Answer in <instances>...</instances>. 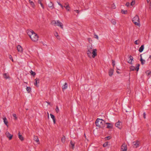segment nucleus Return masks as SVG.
<instances>
[{
    "label": "nucleus",
    "mask_w": 151,
    "mask_h": 151,
    "mask_svg": "<svg viewBox=\"0 0 151 151\" xmlns=\"http://www.w3.org/2000/svg\"><path fill=\"white\" fill-rule=\"evenodd\" d=\"M106 124L108 125L107 128H112L113 125L112 124L109 123H106Z\"/></svg>",
    "instance_id": "nucleus-19"
},
{
    "label": "nucleus",
    "mask_w": 151,
    "mask_h": 151,
    "mask_svg": "<svg viewBox=\"0 0 151 151\" xmlns=\"http://www.w3.org/2000/svg\"><path fill=\"white\" fill-rule=\"evenodd\" d=\"M6 135L7 137L9 138V140H11L12 139L13 137V135L10 134L9 132H6Z\"/></svg>",
    "instance_id": "nucleus-12"
},
{
    "label": "nucleus",
    "mask_w": 151,
    "mask_h": 151,
    "mask_svg": "<svg viewBox=\"0 0 151 151\" xmlns=\"http://www.w3.org/2000/svg\"><path fill=\"white\" fill-rule=\"evenodd\" d=\"M127 145L125 144H123L121 147V151H127Z\"/></svg>",
    "instance_id": "nucleus-6"
},
{
    "label": "nucleus",
    "mask_w": 151,
    "mask_h": 151,
    "mask_svg": "<svg viewBox=\"0 0 151 151\" xmlns=\"http://www.w3.org/2000/svg\"><path fill=\"white\" fill-rule=\"evenodd\" d=\"M9 58L12 60V61L13 62H14V60L12 58V55H9Z\"/></svg>",
    "instance_id": "nucleus-40"
},
{
    "label": "nucleus",
    "mask_w": 151,
    "mask_h": 151,
    "mask_svg": "<svg viewBox=\"0 0 151 151\" xmlns=\"http://www.w3.org/2000/svg\"><path fill=\"white\" fill-rule=\"evenodd\" d=\"M93 46L92 45H88L87 46V53L88 56L90 58H91L92 51Z\"/></svg>",
    "instance_id": "nucleus-2"
},
{
    "label": "nucleus",
    "mask_w": 151,
    "mask_h": 151,
    "mask_svg": "<svg viewBox=\"0 0 151 151\" xmlns=\"http://www.w3.org/2000/svg\"><path fill=\"white\" fill-rule=\"evenodd\" d=\"M114 70L113 69H110L109 71V76H112L113 74Z\"/></svg>",
    "instance_id": "nucleus-23"
},
{
    "label": "nucleus",
    "mask_w": 151,
    "mask_h": 151,
    "mask_svg": "<svg viewBox=\"0 0 151 151\" xmlns=\"http://www.w3.org/2000/svg\"><path fill=\"white\" fill-rule=\"evenodd\" d=\"M18 135L19 138L21 140L23 141L24 140L23 137L20 134V133L19 132L18 133Z\"/></svg>",
    "instance_id": "nucleus-22"
},
{
    "label": "nucleus",
    "mask_w": 151,
    "mask_h": 151,
    "mask_svg": "<svg viewBox=\"0 0 151 151\" xmlns=\"http://www.w3.org/2000/svg\"><path fill=\"white\" fill-rule=\"evenodd\" d=\"M120 122L119 121L118 122L116 123L115 124V126L119 129H121V127L120 126Z\"/></svg>",
    "instance_id": "nucleus-15"
},
{
    "label": "nucleus",
    "mask_w": 151,
    "mask_h": 151,
    "mask_svg": "<svg viewBox=\"0 0 151 151\" xmlns=\"http://www.w3.org/2000/svg\"><path fill=\"white\" fill-rule=\"evenodd\" d=\"M64 7L67 10V11H69L70 7L69 6L68 3L67 5H66L65 6H64Z\"/></svg>",
    "instance_id": "nucleus-27"
},
{
    "label": "nucleus",
    "mask_w": 151,
    "mask_h": 151,
    "mask_svg": "<svg viewBox=\"0 0 151 151\" xmlns=\"http://www.w3.org/2000/svg\"><path fill=\"white\" fill-rule=\"evenodd\" d=\"M26 90L28 93H29L31 91V88L30 87H27Z\"/></svg>",
    "instance_id": "nucleus-33"
},
{
    "label": "nucleus",
    "mask_w": 151,
    "mask_h": 151,
    "mask_svg": "<svg viewBox=\"0 0 151 151\" xmlns=\"http://www.w3.org/2000/svg\"><path fill=\"white\" fill-rule=\"evenodd\" d=\"M13 116L14 118V120H16L17 119V117L16 116V114H13Z\"/></svg>",
    "instance_id": "nucleus-35"
},
{
    "label": "nucleus",
    "mask_w": 151,
    "mask_h": 151,
    "mask_svg": "<svg viewBox=\"0 0 151 151\" xmlns=\"http://www.w3.org/2000/svg\"><path fill=\"white\" fill-rule=\"evenodd\" d=\"M29 1H31L30 0H29Z\"/></svg>",
    "instance_id": "nucleus-64"
},
{
    "label": "nucleus",
    "mask_w": 151,
    "mask_h": 151,
    "mask_svg": "<svg viewBox=\"0 0 151 151\" xmlns=\"http://www.w3.org/2000/svg\"><path fill=\"white\" fill-rule=\"evenodd\" d=\"M144 45H142L141 46V47L139 48V51L140 52H142L144 49Z\"/></svg>",
    "instance_id": "nucleus-18"
},
{
    "label": "nucleus",
    "mask_w": 151,
    "mask_h": 151,
    "mask_svg": "<svg viewBox=\"0 0 151 151\" xmlns=\"http://www.w3.org/2000/svg\"><path fill=\"white\" fill-rule=\"evenodd\" d=\"M57 22L56 26H57L59 27H61V29H63V25L62 23L60 22L58 20L57 21Z\"/></svg>",
    "instance_id": "nucleus-7"
},
{
    "label": "nucleus",
    "mask_w": 151,
    "mask_h": 151,
    "mask_svg": "<svg viewBox=\"0 0 151 151\" xmlns=\"http://www.w3.org/2000/svg\"><path fill=\"white\" fill-rule=\"evenodd\" d=\"M139 144V142L138 141L133 142V144L134 147L137 148L138 147Z\"/></svg>",
    "instance_id": "nucleus-11"
},
{
    "label": "nucleus",
    "mask_w": 151,
    "mask_h": 151,
    "mask_svg": "<svg viewBox=\"0 0 151 151\" xmlns=\"http://www.w3.org/2000/svg\"><path fill=\"white\" fill-rule=\"evenodd\" d=\"M68 3H66L65 4L66 5H67V4H68Z\"/></svg>",
    "instance_id": "nucleus-62"
},
{
    "label": "nucleus",
    "mask_w": 151,
    "mask_h": 151,
    "mask_svg": "<svg viewBox=\"0 0 151 151\" xmlns=\"http://www.w3.org/2000/svg\"><path fill=\"white\" fill-rule=\"evenodd\" d=\"M150 6H151V0L150 3Z\"/></svg>",
    "instance_id": "nucleus-61"
},
{
    "label": "nucleus",
    "mask_w": 151,
    "mask_h": 151,
    "mask_svg": "<svg viewBox=\"0 0 151 151\" xmlns=\"http://www.w3.org/2000/svg\"><path fill=\"white\" fill-rule=\"evenodd\" d=\"M139 66L140 64H137L136 65V67L133 66H132L130 67V70L132 71L135 70L137 71H138L139 69Z\"/></svg>",
    "instance_id": "nucleus-5"
},
{
    "label": "nucleus",
    "mask_w": 151,
    "mask_h": 151,
    "mask_svg": "<svg viewBox=\"0 0 151 151\" xmlns=\"http://www.w3.org/2000/svg\"><path fill=\"white\" fill-rule=\"evenodd\" d=\"M145 73L146 75L149 76V75L151 74V71L150 70H147L146 71Z\"/></svg>",
    "instance_id": "nucleus-31"
},
{
    "label": "nucleus",
    "mask_w": 151,
    "mask_h": 151,
    "mask_svg": "<svg viewBox=\"0 0 151 151\" xmlns=\"http://www.w3.org/2000/svg\"><path fill=\"white\" fill-rule=\"evenodd\" d=\"M116 72L117 73H118V74H119V72L118 70H116Z\"/></svg>",
    "instance_id": "nucleus-58"
},
{
    "label": "nucleus",
    "mask_w": 151,
    "mask_h": 151,
    "mask_svg": "<svg viewBox=\"0 0 151 151\" xmlns=\"http://www.w3.org/2000/svg\"><path fill=\"white\" fill-rule=\"evenodd\" d=\"M132 21L135 25H137L139 26H140L139 18L137 15H136L133 18Z\"/></svg>",
    "instance_id": "nucleus-3"
},
{
    "label": "nucleus",
    "mask_w": 151,
    "mask_h": 151,
    "mask_svg": "<svg viewBox=\"0 0 151 151\" xmlns=\"http://www.w3.org/2000/svg\"><path fill=\"white\" fill-rule=\"evenodd\" d=\"M48 6L51 8L52 9H54L55 8L54 6V4L52 3L51 1H50V3L48 4Z\"/></svg>",
    "instance_id": "nucleus-14"
},
{
    "label": "nucleus",
    "mask_w": 151,
    "mask_h": 151,
    "mask_svg": "<svg viewBox=\"0 0 151 151\" xmlns=\"http://www.w3.org/2000/svg\"><path fill=\"white\" fill-rule=\"evenodd\" d=\"M111 7L113 9H115L116 8V6L114 4H113L112 5Z\"/></svg>",
    "instance_id": "nucleus-39"
},
{
    "label": "nucleus",
    "mask_w": 151,
    "mask_h": 151,
    "mask_svg": "<svg viewBox=\"0 0 151 151\" xmlns=\"http://www.w3.org/2000/svg\"><path fill=\"white\" fill-rule=\"evenodd\" d=\"M149 58H150L151 60V55H150V56L149 57Z\"/></svg>",
    "instance_id": "nucleus-60"
},
{
    "label": "nucleus",
    "mask_w": 151,
    "mask_h": 151,
    "mask_svg": "<svg viewBox=\"0 0 151 151\" xmlns=\"http://www.w3.org/2000/svg\"><path fill=\"white\" fill-rule=\"evenodd\" d=\"M121 12L123 14H126L127 13V11L126 10H125L123 9H122L121 10Z\"/></svg>",
    "instance_id": "nucleus-28"
},
{
    "label": "nucleus",
    "mask_w": 151,
    "mask_h": 151,
    "mask_svg": "<svg viewBox=\"0 0 151 151\" xmlns=\"http://www.w3.org/2000/svg\"><path fill=\"white\" fill-rule=\"evenodd\" d=\"M138 42V40H136L135 42H134V44H135L136 45H139V41L138 42Z\"/></svg>",
    "instance_id": "nucleus-43"
},
{
    "label": "nucleus",
    "mask_w": 151,
    "mask_h": 151,
    "mask_svg": "<svg viewBox=\"0 0 151 151\" xmlns=\"http://www.w3.org/2000/svg\"><path fill=\"white\" fill-rule=\"evenodd\" d=\"M127 6H128L129 5V3L128 2H127L125 4Z\"/></svg>",
    "instance_id": "nucleus-48"
},
{
    "label": "nucleus",
    "mask_w": 151,
    "mask_h": 151,
    "mask_svg": "<svg viewBox=\"0 0 151 151\" xmlns=\"http://www.w3.org/2000/svg\"><path fill=\"white\" fill-rule=\"evenodd\" d=\"M75 11L76 12H77L78 14L79 13V10H75Z\"/></svg>",
    "instance_id": "nucleus-54"
},
{
    "label": "nucleus",
    "mask_w": 151,
    "mask_h": 151,
    "mask_svg": "<svg viewBox=\"0 0 151 151\" xmlns=\"http://www.w3.org/2000/svg\"><path fill=\"white\" fill-rule=\"evenodd\" d=\"M34 32L32 30H27V34L30 37L32 35L33 33Z\"/></svg>",
    "instance_id": "nucleus-9"
},
{
    "label": "nucleus",
    "mask_w": 151,
    "mask_h": 151,
    "mask_svg": "<svg viewBox=\"0 0 151 151\" xmlns=\"http://www.w3.org/2000/svg\"><path fill=\"white\" fill-rule=\"evenodd\" d=\"M3 120L5 125L7 127H8V122L6 118V117L4 118H3Z\"/></svg>",
    "instance_id": "nucleus-13"
},
{
    "label": "nucleus",
    "mask_w": 151,
    "mask_h": 151,
    "mask_svg": "<svg viewBox=\"0 0 151 151\" xmlns=\"http://www.w3.org/2000/svg\"><path fill=\"white\" fill-rule=\"evenodd\" d=\"M67 88V85L66 83H65L64 85L62 86V89L63 90L66 89Z\"/></svg>",
    "instance_id": "nucleus-25"
},
{
    "label": "nucleus",
    "mask_w": 151,
    "mask_h": 151,
    "mask_svg": "<svg viewBox=\"0 0 151 151\" xmlns=\"http://www.w3.org/2000/svg\"><path fill=\"white\" fill-rule=\"evenodd\" d=\"M57 21L55 20H53L52 21L51 23L52 24H53L55 26H56V24H57Z\"/></svg>",
    "instance_id": "nucleus-34"
},
{
    "label": "nucleus",
    "mask_w": 151,
    "mask_h": 151,
    "mask_svg": "<svg viewBox=\"0 0 151 151\" xmlns=\"http://www.w3.org/2000/svg\"><path fill=\"white\" fill-rule=\"evenodd\" d=\"M6 73H5L3 74V76H6Z\"/></svg>",
    "instance_id": "nucleus-59"
},
{
    "label": "nucleus",
    "mask_w": 151,
    "mask_h": 151,
    "mask_svg": "<svg viewBox=\"0 0 151 151\" xmlns=\"http://www.w3.org/2000/svg\"><path fill=\"white\" fill-rule=\"evenodd\" d=\"M129 58L132 61L133 60V58L131 55H129Z\"/></svg>",
    "instance_id": "nucleus-37"
},
{
    "label": "nucleus",
    "mask_w": 151,
    "mask_h": 151,
    "mask_svg": "<svg viewBox=\"0 0 151 151\" xmlns=\"http://www.w3.org/2000/svg\"><path fill=\"white\" fill-rule=\"evenodd\" d=\"M38 36L34 32L30 37V38L34 42L37 41L38 40Z\"/></svg>",
    "instance_id": "nucleus-4"
},
{
    "label": "nucleus",
    "mask_w": 151,
    "mask_h": 151,
    "mask_svg": "<svg viewBox=\"0 0 151 151\" xmlns=\"http://www.w3.org/2000/svg\"><path fill=\"white\" fill-rule=\"evenodd\" d=\"M50 116L53 120L54 123L55 124V116L52 114H50Z\"/></svg>",
    "instance_id": "nucleus-21"
},
{
    "label": "nucleus",
    "mask_w": 151,
    "mask_h": 151,
    "mask_svg": "<svg viewBox=\"0 0 151 151\" xmlns=\"http://www.w3.org/2000/svg\"><path fill=\"white\" fill-rule=\"evenodd\" d=\"M94 36H95V38L97 39H98V35H96V34H95Z\"/></svg>",
    "instance_id": "nucleus-53"
},
{
    "label": "nucleus",
    "mask_w": 151,
    "mask_h": 151,
    "mask_svg": "<svg viewBox=\"0 0 151 151\" xmlns=\"http://www.w3.org/2000/svg\"><path fill=\"white\" fill-rule=\"evenodd\" d=\"M70 144L72 145V149H74V147L75 142H72V141H70Z\"/></svg>",
    "instance_id": "nucleus-29"
},
{
    "label": "nucleus",
    "mask_w": 151,
    "mask_h": 151,
    "mask_svg": "<svg viewBox=\"0 0 151 151\" xmlns=\"http://www.w3.org/2000/svg\"><path fill=\"white\" fill-rule=\"evenodd\" d=\"M88 41L89 42H90V41H92V40H91V38H88Z\"/></svg>",
    "instance_id": "nucleus-55"
},
{
    "label": "nucleus",
    "mask_w": 151,
    "mask_h": 151,
    "mask_svg": "<svg viewBox=\"0 0 151 151\" xmlns=\"http://www.w3.org/2000/svg\"><path fill=\"white\" fill-rule=\"evenodd\" d=\"M38 3L40 4L41 3V0H38Z\"/></svg>",
    "instance_id": "nucleus-52"
},
{
    "label": "nucleus",
    "mask_w": 151,
    "mask_h": 151,
    "mask_svg": "<svg viewBox=\"0 0 151 151\" xmlns=\"http://www.w3.org/2000/svg\"><path fill=\"white\" fill-rule=\"evenodd\" d=\"M143 117L144 119H145L146 118V114L145 113H144L143 114Z\"/></svg>",
    "instance_id": "nucleus-51"
},
{
    "label": "nucleus",
    "mask_w": 151,
    "mask_h": 151,
    "mask_svg": "<svg viewBox=\"0 0 151 151\" xmlns=\"http://www.w3.org/2000/svg\"><path fill=\"white\" fill-rule=\"evenodd\" d=\"M34 139L37 142H38V144H39V140L37 136H34Z\"/></svg>",
    "instance_id": "nucleus-20"
},
{
    "label": "nucleus",
    "mask_w": 151,
    "mask_h": 151,
    "mask_svg": "<svg viewBox=\"0 0 151 151\" xmlns=\"http://www.w3.org/2000/svg\"><path fill=\"white\" fill-rule=\"evenodd\" d=\"M35 82L34 83V85L37 87H38L37 84L39 83L40 80L38 78H36L35 79Z\"/></svg>",
    "instance_id": "nucleus-17"
},
{
    "label": "nucleus",
    "mask_w": 151,
    "mask_h": 151,
    "mask_svg": "<svg viewBox=\"0 0 151 151\" xmlns=\"http://www.w3.org/2000/svg\"><path fill=\"white\" fill-rule=\"evenodd\" d=\"M92 53L93 54V55H92V57L94 58L95 56H97V50L96 49H93L92 50Z\"/></svg>",
    "instance_id": "nucleus-8"
},
{
    "label": "nucleus",
    "mask_w": 151,
    "mask_h": 151,
    "mask_svg": "<svg viewBox=\"0 0 151 151\" xmlns=\"http://www.w3.org/2000/svg\"><path fill=\"white\" fill-rule=\"evenodd\" d=\"M150 1V0H147V3H149Z\"/></svg>",
    "instance_id": "nucleus-57"
},
{
    "label": "nucleus",
    "mask_w": 151,
    "mask_h": 151,
    "mask_svg": "<svg viewBox=\"0 0 151 151\" xmlns=\"http://www.w3.org/2000/svg\"><path fill=\"white\" fill-rule=\"evenodd\" d=\"M111 22V23L112 24L114 25H115L116 24V20L115 19H112Z\"/></svg>",
    "instance_id": "nucleus-26"
},
{
    "label": "nucleus",
    "mask_w": 151,
    "mask_h": 151,
    "mask_svg": "<svg viewBox=\"0 0 151 151\" xmlns=\"http://www.w3.org/2000/svg\"><path fill=\"white\" fill-rule=\"evenodd\" d=\"M55 35L57 37L58 39H60V38L58 37V34L57 32H55Z\"/></svg>",
    "instance_id": "nucleus-36"
},
{
    "label": "nucleus",
    "mask_w": 151,
    "mask_h": 151,
    "mask_svg": "<svg viewBox=\"0 0 151 151\" xmlns=\"http://www.w3.org/2000/svg\"><path fill=\"white\" fill-rule=\"evenodd\" d=\"M29 2L30 4L32 6L33 8H35V4L34 3L33 1H29Z\"/></svg>",
    "instance_id": "nucleus-24"
},
{
    "label": "nucleus",
    "mask_w": 151,
    "mask_h": 151,
    "mask_svg": "<svg viewBox=\"0 0 151 151\" xmlns=\"http://www.w3.org/2000/svg\"><path fill=\"white\" fill-rule=\"evenodd\" d=\"M107 145L108 143L107 142H105L103 144V146L104 147H106L107 146Z\"/></svg>",
    "instance_id": "nucleus-44"
},
{
    "label": "nucleus",
    "mask_w": 151,
    "mask_h": 151,
    "mask_svg": "<svg viewBox=\"0 0 151 151\" xmlns=\"http://www.w3.org/2000/svg\"><path fill=\"white\" fill-rule=\"evenodd\" d=\"M47 103V104L49 105H50V102H47V101H46V102Z\"/></svg>",
    "instance_id": "nucleus-56"
},
{
    "label": "nucleus",
    "mask_w": 151,
    "mask_h": 151,
    "mask_svg": "<svg viewBox=\"0 0 151 151\" xmlns=\"http://www.w3.org/2000/svg\"><path fill=\"white\" fill-rule=\"evenodd\" d=\"M140 61L141 62V64L143 65L145 63V60L143 59L142 57V54H141L140 55Z\"/></svg>",
    "instance_id": "nucleus-16"
},
{
    "label": "nucleus",
    "mask_w": 151,
    "mask_h": 151,
    "mask_svg": "<svg viewBox=\"0 0 151 151\" xmlns=\"http://www.w3.org/2000/svg\"><path fill=\"white\" fill-rule=\"evenodd\" d=\"M96 125L100 128H103L105 127L106 123L102 119H97L96 121Z\"/></svg>",
    "instance_id": "nucleus-1"
},
{
    "label": "nucleus",
    "mask_w": 151,
    "mask_h": 151,
    "mask_svg": "<svg viewBox=\"0 0 151 151\" xmlns=\"http://www.w3.org/2000/svg\"><path fill=\"white\" fill-rule=\"evenodd\" d=\"M57 3L62 9L63 8V6L60 2H57Z\"/></svg>",
    "instance_id": "nucleus-45"
},
{
    "label": "nucleus",
    "mask_w": 151,
    "mask_h": 151,
    "mask_svg": "<svg viewBox=\"0 0 151 151\" xmlns=\"http://www.w3.org/2000/svg\"><path fill=\"white\" fill-rule=\"evenodd\" d=\"M40 4L41 7L43 8V9H44V6L43 4L42 3H41Z\"/></svg>",
    "instance_id": "nucleus-49"
},
{
    "label": "nucleus",
    "mask_w": 151,
    "mask_h": 151,
    "mask_svg": "<svg viewBox=\"0 0 151 151\" xmlns=\"http://www.w3.org/2000/svg\"><path fill=\"white\" fill-rule=\"evenodd\" d=\"M30 74L32 76H35L36 75V73L35 72L33 71L32 70H30L29 71Z\"/></svg>",
    "instance_id": "nucleus-30"
},
{
    "label": "nucleus",
    "mask_w": 151,
    "mask_h": 151,
    "mask_svg": "<svg viewBox=\"0 0 151 151\" xmlns=\"http://www.w3.org/2000/svg\"><path fill=\"white\" fill-rule=\"evenodd\" d=\"M135 3V2L134 1H132L131 3V6H132Z\"/></svg>",
    "instance_id": "nucleus-46"
},
{
    "label": "nucleus",
    "mask_w": 151,
    "mask_h": 151,
    "mask_svg": "<svg viewBox=\"0 0 151 151\" xmlns=\"http://www.w3.org/2000/svg\"><path fill=\"white\" fill-rule=\"evenodd\" d=\"M48 114V117H49V114H48V113H47Z\"/></svg>",
    "instance_id": "nucleus-63"
},
{
    "label": "nucleus",
    "mask_w": 151,
    "mask_h": 151,
    "mask_svg": "<svg viewBox=\"0 0 151 151\" xmlns=\"http://www.w3.org/2000/svg\"><path fill=\"white\" fill-rule=\"evenodd\" d=\"M110 137L109 136H108V137H106L105 138V139L106 140H108V139H110Z\"/></svg>",
    "instance_id": "nucleus-47"
},
{
    "label": "nucleus",
    "mask_w": 151,
    "mask_h": 151,
    "mask_svg": "<svg viewBox=\"0 0 151 151\" xmlns=\"http://www.w3.org/2000/svg\"><path fill=\"white\" fill-rule=\"evenodd\" d=\"M112 65L114 67L115 65V61L113 60H112Z\"/></svg>",
    "instance_id": "nucleus-41"
},
{
    "label": "nucleus",
    "mask_w": 151,
    "mask_h": 151,
    "mask_svg": "<svg viewBox=\"0 0 151 151\" xmlns=\"http://www.w3.org/2000/svg\"><path fill=\"white\" fill-rule=\"evenodd\" d=\"M4 78L6 80L9 79L10 78L9 76H4Z\"/></svg>",
    "instance_id": "nucleus-42"
},
{
    "label": "nucleus",
    "mask_w": 151,
    "mask_h": 151,
    "mask_svg": "<svg viewBox=\"0 0 151 151\" xmlns=\"http://www.w3.org/2000/svg\"><path fill=\"white\" fill-rule=\"evenodd\" d=\"M128 62L130 63L131 64H132V61L129 59V60L128 61Z\"/></svg>",
    "instance_id": "nucleus-50"
},
{
    "label": "nucleus",
    "mask_w": 151,
    "mask_h": 151,
    "mask_svg": "<svg viewBox=\"0 0 151 151\" xmlns=\"http://www.w3.org/2000/svg\"><path fill=\"white\" fill-rule=\"evenodd\" d=\"M17 49L19 52H23V49L21 45H18L17 47Z\"/></svg>",
    "instance_id": "nucleus-10"
},
{
    "label": "nucleus",
    "mask_w": 151,
    "mask_h": 151,
    "mask_svg": "<svg viewBox=\"0 0 151 151\" xmlns=\"http://www.w3.org/2000/svg\"><path fill=\"white\" fill-rule=\"evenodd\" d=\"M65 137L64 136H63L61 139V141L63 143H64L65 141Z\"/></svg>",
    "instance_id": "nucleus-32"
},
{
    "label": "nucleus",
    "mask_w": 151,
    "mask_h": 151,
    "mask_svg": "<svg viewBox=\"0 0 151 151\" xmlns=\"http://www.w3.org/2000/svg\"><path fill=\"white\" fill-rule=\"evenodd\" d=\"M55 111L57 113H58L59 111V109L58 108V106H56V108L55 109Z\"/></svg>",
    "instance_id": "nucleus-38"
}]
</instances>
